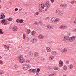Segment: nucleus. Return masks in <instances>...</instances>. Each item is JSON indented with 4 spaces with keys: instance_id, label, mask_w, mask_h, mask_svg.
Listing matches in <instances>:
<instances>
[{
    "instance_id": "obj_1",
    "label": "nucleus",
    "mask_w": 76,
    "mask_h": 76,
    "mask_svg": "<svg viewBox=\"0 0 76 76\" xmlns=\"http://www.w3.org/2000/svg\"><path fill=\"white\" fill-rule=\"evenodd\" d=\"M39 7L40 8H42L43 9V12H45L47 10V7L45 6L44 4H42L39 5Z\"/></svg>"
},
{
    "instance_id": "obj_2",
    "label": "nucleus",
    "mask_w": 76,
    "mask_h": 76,
    "mask_svg": "<svg viewBox=\"0 0 76 76\" xmlns=\"http://www.w3.org/2000/svg\"><path fill=\"white\" fill-rule=\"evenodd\" d=\"M19 62L20 63H23L25 62V60L23 59V55L19 56Z\"/></svg>"
},
{
    "instance_id": "obj_3",
    "label": "nucleus",
    "mask_w": 76,
    "mask_h": 76,
    "mask_svg": "<svg viewBox=\"0 0 76 76\" xmlns=\"http://www.w3.org/2000/svg\"><path fill=\"white\" fill-rule=\"evenodd\" d=\"M23 67L25 70H27L29 69V65L28 64H25L23 65Z\"/></svg>"
},
{
    "instance_id": "obj_4",
    "label": "nucleus",
    "mask_w": 76,
    "mask_h": 76,
    "mask_svg": "<svg viewBox=\"0 0 76 76\" xmlns=\"http://www.w3.org/2000/svg\"><path fill=\"white\" fill-rule=\"evenodd\" d=\"M1 23L2 24H4V25L7 24V21L6 20V19H3L1 21Z\"/></svg>"
},
{
    "instance_id": "obj_5",
    "label": "nucleus",
    "mask_w": 76,
    "mask_h": 76,
    "mask_svg": "<svg viewBox=\"0 0 76 76\" xmlns=\"http://www.w3.org/2000/svg\"><path fill=\"white\" fill-rule=\"evenodd\" d=\"M52 22H58V19L56 18H53L51 19Z\"/></svg>"
},
{
    "instance_id": "obj_6",
    "label": "nucleus",
    "mask_w": 76,
    "mask_h": 76,
    "mask_svg": "<svg viewBox=\"0 0 76 76\" xmlns=\"http://www.w3.org/2000/svg\"><path fill=\"white\" fill-rule=\"evenodd\" d=\"M66 28V26L64 25H61L60 27V28L61 29H65Z\"/></svg>"
},
{
    "instance_id": "obj_7",
    "label": "nucleus",
    "mask_w": 76,
    "mask_h": 76,
    "mask_svg": "<svg viewBox=\"0 0 76 76\" xmlns=\"http://www.w3.org/2000/svg\"><path fill=\"white\" fill-rule=\"evenodd\" d=\"M60 7H62V8L66 7H67V5H66V4H61Z\"/></svg>"
},
{
    "instance_id": "obj_8",
    "label": "nucleus",
    "mask_w": 76,
    "mask_h": 76,
    "mask_svg": "<svg viewBox=\"0 0 76 76\" xmlns=\"http://www.w3.org/2000/svg\"><path fill=\"white\" fill-rule=\"evenodd\" d=\"M63 64V61H62L61 60L59 62V67H62Z\"/></svg>"
},
{
    "instance_id": "obj_9",
    "label": "nucleus",
    "mask_w": 76,
    "mask_h": 76,
    "mask_svg": "<svg viewBox=\"0 0 76 76\" xmlns=\"http://www.w3.org/2000/svg\"><path fill=\"white\" fill-rule=\"evenodd\" d=\"M46 49L47 52H48V53H50L51 51V49L49 47H46Z\"/></svg>"
},
{
    "instance_id": "obj_10",
    "label": "nucleus",
    "mask_w": 76,
    "mask_h": 76,
    "mask_svg": "<svg viewBox=\"0 0 76 76\" xmlns=\"http://www.w3.org/2000/svg\"><path fill=\"white\" fill-rule=\"evenodd\" d=\"M4 47L5 49V50H9V48L7 45H4Z\"/></svg>"
},
{
    "instance_id": "obj_11",
    "label": "nucleus",
    "mask_w": 76,
    "mask_h": 76,
    "mask_svg": "<svg viewBox=\"0 0 76 76\" xmlns=\"http://www.w3.org/2000/svg\"><path fill=\"white\" fill-rule=\"evenodd\" d=\"M58 15L59 16H62L63 15V12L61 11H60L58 12Z\"/></svg>"
},
{
    "instance_id": "obj_12",
    "label": "nucleus",
    "mask_w": 76,
    "mask_h": 76,
    "mask_svg": "<svg viewBox=\"0 0 76 76\" xmlns=\"http://www.w3.org/2000/svg\"><path fill=\"white\" fill-rule=\"evenodd\" d=\"M12 30L14 32H16L18 30V28L17 27H15L12 28Z\"/></svg>"
},
{
    "instance_id": "obj_13",
    "label": "nucleus",
    "mask_w": 76,
    "mask_h": 76,
    "mask_svg": "<svg viewBox=\"0 0 76 76\" xmlns=\"http://www.w3.org/2000/svg\"><path fill=\"white\" fill-rule=\"evenodd\" d=\"M45 6L47 7H50V5L49 4V3H46L45 5Z\"/></svg>"
},
{
    "instance_id": "obj_14",
    "label": "nucleus",
    "mask_w": 76,
    "mask_h": 76,
    "mask_svg": "<svg viewBox=\"0 0 76 76\" xmlns=\"http://www.w3.org/2000/svg\"><path fill=\"white\" fill-rule=\"evenodd\" d=\"M37 41V40L36 39H32V40H31L32 42H33V43H34V42H36Z\"/></svg>"
},
{
    "instance_id": "obj_15",
    "label": "nucleus",
    "mask_w": 76,
    "mask_h": 76,
    "mask_svg": "<svg viewBox=\"0 0 76 76\" xmlns=\"http://www.w3.org/2000/svg\"><path fill=\"white\" fill-rule=\"evenodd\" d=\"M54 58V57L53 56H50L49 58V60H53V58Z\"/></svg>"
},
{
    "instance_id": "obj_16",
    "label": "nucleus",
    "mask_w": 76,
    "mask_h": 76,
    "mask_svg": "<svg viewBox=\"0 0 76 76\" xmlns=\"http://www.w3.org/2000/svg\"><path fill=\"white\" fill-rule=\"evenodd\" d=\"M34 54V56L36 57H37L38 56H39V53H37V52H35Z\"/></svg>"
},
{
    "instance_id": "obj_17",
    "label": "nucleus",
    "mask_w": 76,
    "mask_h": 76,
    "mask_svg": "<svg viewBox=\"0 0 76 76\" xmlns=\"http://www.w3.org/2000/svg\"><path fill=\"white\" fill-rule=\"evenodd\" d=\"M69 36H65L64 37V41H66V40H67V39H69Z\"/></svg>"
},
{
    "instance_id": "obj_18",
    "label": "nucleus",
    "mask_w": 76,
    "mask_h": 76,
    "mask_svg": "<svg viewBox=\"0 0 76 76\" xmlns=\"http://www.w3.org/2000/svg\"><path fill=\"white\" fill-rule=\"evenodd\" d=\"M7 20L8 21H10V22H11V21H12V20H13V19L11 17H10L7 18Z\"/></svg>"
},
{
    "instance_id": "obj_19",
    "label": "nucleus",
    "mask_w": 76,
    "mask_h": 76,
    "mask_svg": "<svg viewBox=\"0 0 76 76\" xmlns=\"http://www.w3.org/2000/svg\"><path fill=\"white\" fill-rule=\"evenodd\" d=\"M5 17V16H4V15L3 14V15H1L0 16V19H3Z\"/></svg>"
},
{
    "instance_id": "obj_20",
    "label": "nucleus",
    "mask_w": 76,
    "mask_h": 76,
    "mask_svg": "<svg viewBox=\"0 0 76 76\" xmlns=\"http://www.w3.org/2000/svg\"><path fill=\"white\" fill-rule=\"evenodd\" d=\"M67 51V49L64 48L62 50V53H66Z\"/></svg>"
},
{
    "instance_id": "obj_21",
    "label": "nucleus",
    "mask_w": 76,
    "mask_h": 76,
    "mask_svg": "<svg viewBox=\"0 0 76 76\" xmlns=\"http://www.w3.org/2000/svg\"><path fill=\"white\" fill-rule=\"evenodd\" d=\"M69 69H72L73 67V65L72 64H71L69 66Z\"/></svg>"
},
{
    "instance_id": "obj_22",
    "label": "nucleus",
    "mask_w": 76,
    "mask_h": 76,
    "mask_svg": "<svg viewBox=\"0 0 76 76\" xmlns=\"http://www.w3.org/2000/svg\"><path fill=\"white\" fill-rule=\"evenodd\" d=\"M75 38V37H71L69 38V41L70 40H72V39H73Z\"/></svg>"
},
{
    "instance_id": "obj_23",
    "label": "nucleus",
    "mask_w": 76,
    "mask_h": 76,
    "mask_svg": "<svg viewBox=\"0 0 76 76\" xmlns=\"http://www.w3.org/2000/svg\"><path fill=\"white\" fill-rule=\"evenodd\" d=\"M63 69L64 70H67V68L66 66L65 65L64 66Z\"/></svg>"
},
{
    "instance_id": "obj_24",
    "label": "nucleus",
    "mask_w": 76,
    "mask_h": 76,
    "mask_svg": "<svg viewBox=\"0 0 76 76\" xmlns=\"http://www.w3.org/2000/svg\"><path fill=\"white\" fill-rule=\"evenodd\" d=\"M53 55H56L57 53L55 51H52L51 53Z\"/></svg>"
},
{
    "instance_id": "obj_25",
    "label": "nucleus",
    "mask_w": 76,
    "mask_h": 76,
    "mask_svg": "<svg viewBox=\"0 0 76 76\" xmlns=\"http://www.w3.org/2000/svg\"><path fill=\"white\" fill-rule=\"evenodd\" d=\"M31 34L32 35H35V34H36V32L34 31H33L31 32Z\"/></svg>"
},
{
    "instance_id": "obj_26",
    "label": "nucleus",
    "mask_w": 76,
    "mask_h": 76,
    "mask_svg": "<svg viewBox=\"0 0 76 76\" xmlns=\"http://www.w3.org/2000/svg\"><path fill=\"white\" fill-rule=\"evenodd\" d=\"M33 70L34 69H30V70H29L28 71V72H29V73H31V72H33Z\"/></svg>"
},
{
    "instance_id": "obj_27",
    "label": "nucleus",
    "mask_w": 76,
    "mask_h": 76,
    "mask_svg": "<svg viewBox=\"0 0 76 76\" xmlns=\"http://www.w3.org/2000/svg\"><path fill=\"white\" fill-rule=\"evenodd\" d=\"M14 67H15V69H17L18 68V65L15 64L14 65Z\"/></svg>"
},
{
    "instance_id": "obj_28",
    "label": "nucleus",
    "mask_w": 76,
    "mask_h": 76,
    "mask_svg": "<svg viewBox=\"0 0 76 76\" xmlns=\"http://www.w3.org/2000/svg\"><path fill=\"white\" fill-rule=\"evenodd\" d=\"M43 9L42 8H40L39 9V10L40 12H41L42 11Z\"/></svg>"
},
{
    "instance_id": "obj_29",
    "label": "nucleus",
    "mask_w": 76,
    "mask_h": 76,
    "mask_svg": "<svg viewBox=\"0 0 76 76\" xmlns=\"http://www.w3.org/2000/svg\"><path fill=\"white\" fill-rule=\"evenodd\" d=\"M58 68L57 67H55L54 68V69L55 70H58Z\"/></svg>"
},
{
    "instance_id": "obj_30",
    "label": "nucleus",
    "mask_w": 76,
    "mask_h": 76,
    "mask_svg": "<svg viewBox=\"0 0 76 76\" xmlns=\"http://www.w3.org/2000/svg\"><path fill=\"white\" fill-rule=\"evenodd\" d=\"M47 28L48 29H50V26L49 25H47Z\"/></svg>"
},
{
    "instance_id": "obj_31",
    "label": "nucleus",
    "mask_w": 76,
    "mask_h": 76,
    "mask_svg": "<svg viewBox=\"0 0 76 76\" xmlns=\"http://www.w3.org/2000/svg\"><path fill=\"white\" fill-rule=\"evenodd\" d=\"M4 73V72L3 71H0V75H2Z\"/></svg>"
},
{
    "instance_id": "obj_32",
    "label": "nucleus",
    "mask_w": 76,
    "mask_h": 76,
    "mask_svg": "<svg viewBox=\"0 0 76 76\" xmlns=\"http://www.w3.org/2000/svg\"><path fill=\"white\" fill-rule=\"evenodd\" d=\"M76 1L75 0H73L71 2V4H73L74 3H76Z\"/></svg>"
},
{
    "instance_id": "obj_33",
    "label": "nucleus",
    "mask_w": 76,
    "mask_h": 76,
    "mask_svg": "<svg viewBox=\"0 0 76 76\" xmlns=\"http://www.w3.org/2000/svg\"><path fill=\"white\" fill-rule=\"evenodd\" d=\"M31 30H28L27 31V34H29Z\"/></svg>"
},
{
    "instance_id": "obj_34",
    "label": "nucleus",
    "mask_w": 76,
    "mask_h": 76,
    "mask_svg": "<svg viewBox=\"0 0 76 76\" xmlns=\"http://www.w3.org/2000/svg\"><path fill=\"white\" fill-rule=\"evenodd\" d=\"M36 76H39V73L38 72H36Z\"/></svg>"
},
{
    "instance_id": "obj_35",
    "label": "nucleus",
    "mask_w": 76,
    "mask_h": 76,
    "mask_svg": "<svg viewBox=\"0 0 76 76\" xmlns=\"http://www.w3.org/2000/svg\"><path fill=\"white\" fill-rule=\"evenodd\" d=\"M0 64H3V61L2 60L0 61Z\"/></svg>"
},
{
    "instance_id": "obj_36",
    "label": "nucleus",
    "mask_w": 76,
    "mask_h": 76,
    "mask_svg": "<svg viewBox=\"0 0 76 76\" xmlns=\"http://www.w3.org/2000/svg\"><path fill=\"white\" fill-rule=\"evenodd\" d=\"M34 24L37 25H38V26L39 25V23L37 22H36L34 23Z\"/></svg>"
},
{
    "instance_id": "obj_37",
    "label": "nucleus",
    "mask_w": 76,
    "mask_h": 76,
    "mask_svg": "<svg viewBox=\"0 0 76 76\" xmlns=\"http://www.w3.org/2000/svg\"><path fill=\"white\" fill-rule=\"evenodd\" d=\"M54 28V26H50V29H53Z\"/></svg>"
},
{
    "instance_id": "obj_38",
    "label": "nucleus",
    "mask_w": 76,
    "mask_h": 76,
    "mask_svg": "<svg viewBox=\"0 0 76 76\" xmlns=\"http://www.w3.org/2000/svg\"><path fill=\"white\" fill-rule=\"evenodd\" d=\"M0 34H3V32H2V31L1 29H0Z\"/></svg>"
},
{
    "instance_id": "obj_39",
    "label": "nucleus",
    "mask_w": 76,
    "mask_h": 76,
    "mask_svg": "<svg viewBox=\"0 0 76 76\" xmlns=\"http://www.w3.org/2000/svg\"><path fill=\"white\" fill-rule=\"evenodd\" d=\"M26 40H27V41H28L29 40V37H27L26 38Z\"/></svg>"
},
{
    "instance_id": "obj_40",
    "label": "nucleus",
    "mask_w": 76,
    "mask_h": 76,
    "mask_svg": "<svg viewBox=\"0 0 76 76\" xmlns=\"http://www.w3.org/2000/svg\"><path fill=\"white\" fill-rule=\"evenodd\" d=\"M33 72H34V73H36V72H37V70L35 69H33Z\"/></svg>"
},
{
    "instance_id": "obj_41",
    "label": "nucleus",
    "mask_w": 76,
    "mask_h": 76,
    "mask_svg": "<svg viewBox=\"0 0 76 76\" xmlns=\"http://www.w3.org/2000/svg\"><path fill=\"white\" fill-rule=\"evenodd\" d=\"M48 69H49V70H51V69H52V68L50 66H48Z\"/></svg>"
},
{
    "instance_id": "obj_42",
    "label": "nucleus",
    "mask_w": 76,
    "mask_h": 76,
    "mask_svg": "<svg viewBox=\"0 0 76 76\" xmlns=\"http://www.w3.org/2000/svg\"><path fill=\"white\" fill-rule=\"evenodd\" d=\"M25 34H23V39H25Z\"/></svg>"
},
{
    "instance_id": "obj_43",
    "label": "nucleus",
    "mask_w": 76,
    "mask_h": 76,
    "mask_svg": "<svg viewBox=\"0 0 76 76\" xmlns=\"http://www.w3.org/2000/svg\"><path fill=\"white\" fill-rule=\"evenodd\" d=\"M19 22L21 23H22L23 22V20L22 19L20 20Z\"/></svg>"
},
{
    "instance_id": "obj_44",
    "label": "nucleus",
    "mask_w": 76,
    "mask_h": 76,
    "mask_svg": "<svg viewBox=\"0 0 76 76\" xmlns=\"http://www.w3.org/2000/svg\"><path fill=\"white\" fill-rule=\"evenodd\" d=\"M20 21V20L19 19H18L16 20L17 22H18V23H19V21Z\"/></svg>"
},
{
    "instance_id": "obj_45",
    "label": "nucleus",
    "mask_w": 76,
    "mask_h": 76,
    "mask_svg": "<svg viewBox=\"0 0 76 76\" xmlns=\"http://www.w3.org/2000/svg\"><path fill=\"white\" fill-rule=\"evenodd\" d=\"M39 37L41 38H43L44 37L42 35H40Z\"/></svg>"
},
{
    "instance_id": "obj_46",
    "label": "nucleus",
    "mask_w": 76,
    "mask_h": 76,
    "mask_svg": "<svg viewBox=\"0 0 76 76\" xmlns=\"http://www.w3.org/2000/svg\"><path fill=\"white\" fill-rule=\"evenodd\" d=\"M30 55H31V56H32L33 55V53H32V52H30Z\"/></svg>"
},
{
    "instance_id": "obj_47",
    "label": "nucleus",
    "mask_w": 76,
    "mask_h": 76,
    "mask_svg": "<svg viewBox=\"0 0 76 76\" xmlns=\"http://www.w3.org/2000/svg\"><path fill=\"white\" fill-rule=\"evenodd\" d=\"M74 23L75 25H76V18L75 19L74 21Z\"/></svg>"
},
{
    "instance_id": "obj_48",
    "label": "nucleus",
    "mask_w": 76,
    "mask_h": 76,
    "mask_svg": "<svg viewBox=\"0 0 76 76\" xmlns=\"http://www.w3.org/2000/svg\"><path fill=\"white\" fill-rule=\"evenodd\" d=\"M37 71L38 72H39V71H40V69H39V68H38L37 69Z\"/></svg>"
},
{
    "instance_id": "obj_49",
    "label": "nucleus",
    "mask_w": 76,
    "mask_h": 76,
    "mask_svg": "<svg viewBox=\"0 0 76 76\" xmlns=\"http://www.w3.org/2000/svg\"><path fill=\"white\" fill-rule=\"evenodd\" d=\"M39 23H40V25H41V26L42 25V23L40 21Z\"/></svg>"
},
{
    "instance_id": "obj_50",
    "label": "nucleus",
    "mask_w": 76,
    "mask_h": 76,
    "mask_svg": "<svg viewBox=\"0 0 76 76\" xmlns=\"http://www.w3.org/2000/svg\"><path fill=\"white\" fill-rule=\"evenodd\" d=\"M59 11V10H57L56 11V13H57Z\"/></svg>"
},
{
    "instance_id": "obj_51",
    "label": "nucleus",
    "mask_w": 76,
    "mask_h": 76,
    "mask_svg": "<svg viewBox=\"0 0 76 76\" xmlns=\"http://www.w3.org/2000/svg\"><path fill=\"white\" fill-rule=\"evenodd\" d=\"M26 63H29V61L28 60H27L26 61Z\"/></svg>"
},
{
    "instance_id": "obj_52",
    "label": "nucleus",
    "mask_w": 76,
    "mask_h": 76,
    "mask_svg": "<svg viewBox=\"0 0 76 76\" xmlns=\"http://www.w3.org/2000/svg\"><path fill=\"white\" fill-rule=\"evenodd\" d=\"M66 63L67 64H69V61L67 60L66 61Z\"/></svg>"
},
{
    "instance_id": "obj_53",
    "label": "nucleus",
    "mask_w": 76,
    "mask_h": 76,
    "mask_svg": "<svg viewBox=\"0 0 76 76\" xmlns=\"http://www.w3.org/2000/svg\"><path fill=\"white\" fill-rule=\"evenodd\" d=\"M45 60V59H44V58H42V61H43Z\"/></svg>"
},
{
    "instance_id": "obj_54",
    "label": "nucleus",
    "mask_w": 76,
    "mask_h": 76,
    "mask_svg": "<svg viewBox=\"0 0 76 76\" xmlns=\"http://www.w3.org/2000/svg\"><path fill=\"white\" fill-rule=\"evenodd\" d=\"M50 1H51L52 3H54V0H50Z\"/></svg>"
},
{
    "instance_id": "obj_55",
    "label": "nucleus",
    "mask_w": 76,
    "mask_h": 76,
    "mask_svg": "<svg viewBox=\"0 0 76 76\" xmlns=\"http://www.w3.org/2000/svg\"><path fill=\"white\" fill-rule=\"evenodd\" d=\"M39 12H37L36 13V15H38V14H39Z\"/></svg>"
},
{
    "instance_id": "obj_56",
    "label": "nucleus",
    "mask_w": 76,
    "mask_h": 76,
    "mask_svg": "<svg viewBox=\"0 0 76 76\" xmlns=\"http://www.w3.org/2000/svg\"><path fill=\"white\" fill-rule=\"evenodd\" d=\"M15 11H18V8H15Z\"/></svg>"
},
{
    "instance_id": "obj_57",
    "label": "nucleus",
    "mask_w": 76,
    "mask_h": 76,
    "mask_svg": "<svg viewBox=\"0 0 76 76\" xmlns=\"http://www.w3.org/2000/svg\"><path fill=\"white\" fill-rule=\"evenodd\" d=\"M73 31L74 32L75 31V32H76V29H74Z\"/></svg>"
},
{
    "instance_id": "obj_58",
    "label": "nucleus",
    "mask_w": 76,
    "mask_h": 76,
    "mask_svg": "<svg viewBox=\"0 0 76 76\" xmlns=\"http://www.w3.org/2000/svg\"><path fill=\"white\" fill-rule=\"evenodd\" d=\"M51 75H52V76H54V74Z\"/></svg>"
},
{
    "instance_id": "obj_59",
    "label": "nucleus",
    "mask_w": 76,
    "mask_h": 76,
    "mask_svg": "<svg viewBox=\"0 0 76 76\" xmlns=\"http://www.w3.org/2000/svg\"><path fill=\"white\" fill-rule=\"evenodd\" d=\"M46 19H49V17H47Z\"/></svg>"
},
{
    "instance_id": "obj_60",
    "label": "nucleus",
    "mask_w": 76,
    "mask_h": 76,
    "mask_svg": "<svg viewBox=\"0 0 76 76\" xmlns=\"http://www.w3.org/2000/svg\"><path fill=\"white\" fill-rule=\"evenodd\" d=\"M1 5H0V9H1Z\"/></svg>"
},
{
    "instance_id": "obj_61",
    "label": "nucleus",
    "mask_w": 76,
    "mask_h": 76,
    "mask_svg": "<svg viewBox=\"0 0 76 76\" xmlns=\"http://www.w3.org/2000/svg\"><path fill=\"white\" fill-rule=\"evenodd\" d=\"M49 76H52V75H50Z\"/></svg>"
},
{
    "instance_id": "obj_62",
    "label": "nucleus",
    "mask_w": 76,
    "mask_h": 76,
    "mask_svg": "<svg viewBox=\"0 0 76 76\" xmlns=\"http://www.w3.org/2000/svg\"><path fill=\"white\" fill-rule=\"evenodd\" d=\"M1 58H2V57H1V56H0V59H1Z\"/></svg>"
},
{
    "instance_id": "obj_63",
    "label": "nucleus",
    "mask_w": 76,
    "mask_h": 76,
    "mask_svg": "<svg viewBox=\"0 0 76 76\" xmlns=\"http://www.w3.org/2000/svg\"><path fill=\"white\" fill-rule=\"evenodd\" d=\"M63 76H66V75H63Z\"/></svg>"
},
{
    "instance_id": "obj_64",
    "label": "nucleus",
    "mask_w": 76,
    "mask_h": 76,
    "mask_svg": "<svg viewBox=\"0 0 76 76\" xmlns=\"http://www.w3.org/2000/svg\"><path fill=\"white\" fill-rule=\"evenodd\" d=\"M1 0H0V3H1Z\"/></svg>"
}]
</instances>
